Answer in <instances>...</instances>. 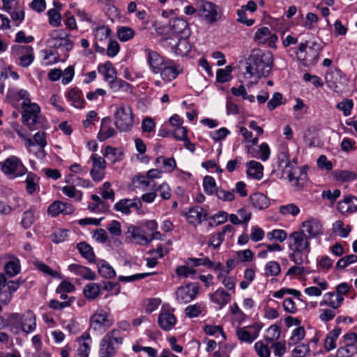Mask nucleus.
Masks as SVG:
<instances>
[{
  "mask_svg": "<svg viewBox=\"0 0 357 357\" xmlns=\"http://www.w3.org/2000/svg\"><path fill=\"white\" fill-rule=\"evenodd\" d=\"M38 177L32 172H29L27 174L25 183L26 190L29 195H32L38 188L37 184Z\"/></svg>",
  "mask_w": 357,
  "mask_h": 357,
  "instance_id": "8fccbe9b",
  "label": "nucleus"
},
{
  "mask_svg": "<svg viewBox=\"0 0 357 357\" xmlns=\"http://www.w3.org/2000/svg\"><path fill=\"white\" fill-rule=\"evenodd\" d=\"M338 209L342 213H353L357 211V197L347 196L338 202Z\"/></svg>",
  "mask_w": 357,
  "mask_h": 357,
  "instance_id": "c756f323",
  "label": "nucleus"
},
{
  "mask_svg": "<svg viewBox=\"0 0 357 357\" xmlns=\"http://www.w3.org/2000/svg\"><path fill=\"white\" fill-rule=\"evenodd\" d=\"M66 96L73 102L74 107L80 109L84 107L85 101L82 91L78 88L75 87L69 90Z\"/></svg>",
  "mask_w": 357,
  "mask_h": 357,
  "instance_id": "c9c22d12",
  "label": "nucleus"
},
{
  "mask_svg": "<svg viewBox=\"0 0 357 357\" xmlns=\"http://www.w3.org/2000/svg\"><path fill=\"white\" fill-rule=\"evenodd\" d=\"M199 285L197 282L189 283L178 287L176 291V300L179 303H188L195 298L199 292Z\"/></svg>",
  "mask_w": 357,
  "mask_h": 357,
  "instance_id": "9b49d317",
  "label": "nucleus"
},
{
  "mask_svg": "<svg viewBox=\"0 0 357 357\" xmlns=\"http://www.w3.org/2000/svg\"><path fill=\"white\" fill-rule=\"evenodd\" d=\"M74 211L75 208L73 205L61 201L54 202L47 208L48 214L53 217H55L60 213L70 215L72 214Z\"/></svg>",
  "mask_w": 357,
  "mask_h": 357,
  "instance_id": "5701e85b",
  "label": "nucleus"
},
{
  "mask_svg": "<svg viewBox=\"0 0 357 357\" xmlns=\"http://www.w3.org/2000/svg\"><path fill=\"white\" fill-rule=\"evenodd\" d=\"M0 169L9 178H15L27 173V169L21 159L15 155H10L0 162Z\"/></svg>",
  "mask_w": 357,
  "mask_h": 357,
  "instance_id": "423d86ee",
  "label": "nucleus"
},
{
  "mask_svg": "<svg viewBox=\"0 0 357 357\" xmlns=\"http://www.w3.org/2000/svg\"><path fill=\"white\" fill-rule=\"evenodd\" d=\"M250 199L252 206L259 210L266 208L269 206V200L268 197L260 192H256L251 195Z\"/></svg>",
  "mask_w": 357,
  "mask_h": 357,
  "instance_id": "4c0bfd02",
  "label": "nucleus"
},
{
  "mask_svg": "<svg viewBox=\"0 0 357 357\" xmlns=\"http://www.w3.org/2000/svg\"><path fill=\"white\" fill-rule=\"evenodd\" d=\"M341 333L340 328H335L329 332L324 341V347L327 351H331L336 347V340Z\"/></svg>",
  "mask_w": 357,
  "mask_h": 357,
  "instance_id": "a19ab883",
  "label": "nucleus"
},
{
  "mask_svg": "<svg viewBox=\"0 0 357 357\" xmlns=\"http://www.w3.org/2000/svg\"><path fill=\"white\" fill-rule=\"evenodd\" d=\"M127 234L128 237L135 243L141 245H146L151 243V239H149L146 236V232L142 228L131 225L128 227Z\"/></svg>",
  "mask_w": 357,
  "mask_h": 357,
  "instance_id": "4be33fe9",
  "label": "nucleus"
},
{
  "mask_svg": "<svg viewBox=\"0 0 357 357\" xmlns=\"http://www.w3.org/2000/svg\"><path fill=\"white\" fill-rule=\"evenodd\" d=\"M287 172V176L294 190H302L307 181V174L304 167L298 166L291 167Z\"/></svg>",
  "mask_w": 357,
  "mask_h": 357,
  "instance_id": "9d476101",
  "label": "nucleus"
},
{
  "mask_svg": "<svg viewBox=\"0 0 357 357\" xmlns=\"http://www.w3.org/2000/svg\"><path fill=\"white\" fill-rule=\"evenodd\" d=\"M204 309L202 303H195L190 305L185 308V314L189 318H195L202 314Z\"/></svg>",
  "mask_w": 357,
  "mask_h": 357,
  "instance_id": "09e8293b",
  "label": "nucleus"
},
{
  "mask_svg": "<svg viewBox=\"0 0 357 357\" xmlns=\"http://www.w3.org/2000/svg\"><path fill=\"white\" fill-rule=\"evenodd\" d=\"M36 316L31 310H27L22 316L20 325L22 331L25 333H29L35 331L36 323Z\"/></svg>",
  "mask_w": 357,
  "mask_h": 357,
  "instance_id": "cd10ccee",
  "label": "nucleus"
},
{
  "mask_svg": "<svg viewBox=\"0 0 357 357\" xmlns=\"http://www.w3.org/2000/svg\"><path fill=\"white\" fill-rule=\"evenodd\" d=\"M232 67L227 66L225 69H218L216 73V80L219 83H225L231 79Z\"/></svg>",
  "mask_w": 357,
  "mask_h": 357,
  "instance_id": "3c124183",
  "label": "nucleus"
},
{
  "mask_svg": "<svg viewBox=\"0 0 357 357\" xmlns=\"http://www.w3.org/2000/svg\"><path fill=\"white\" fill-rule=\"evenodd\" d=\"M304 231L292 232L288 238V246L291 251L289 254V259L297 265H302L304 262L303 253L306 256L310 252V243Z\"/></svg>",
  "mask_w": 357,
  "mask_h": 357,
  "instance_id": "f03ea898",
  "label": "nucleus"
},
{
  "mask_svg": "<svg viewBox=\"0 0 357 357\" xmlns=\"http://www.w3.org/2000/svg\"><path fill=\"white\" fill-rule=\"evenodd\" d=\"M62 192L70 198H75L77 201H80L82 198V192L77 190L74 185H66L61 189Z\"/></svg>",
  "mask_w": 357,
  "mask_h": 357,
  "instance_id": "6e6d98bb",
  "label": "nucleus"
},
{
  "mask_svg": "<svg viewBox=\"0 0 357 357\" xmlns=\"http://www.w3.org/2000/svg\"><path fill=\"white\" fill-rule=\"evenodd\" d=\"M261 327L254 324L248 327L237 328L236 331L238 340L241 342L252 343L259 336Z\"/></svg>",
  "mask_w": 357,
  "mask_h": 357,
  "instance_id": "4468645a",
  "label": "nucleus"
},
{
  "mask_svg": "<svg viewBox=\"0 0 357 357\" xmlns=\"http://www.w3.org/2000/svg\"><path fill=\"white\" fill-rule=\"evenodd\" d=\"M68 270L76 275L80 276L84 280H94L96 275L95 272L89 268L76 264H71L68 266Z\"/></svg>",
  "mask_w": 357,
  "mask_h": 357,
  "instance_id": "bb28decb",
  "label": "nucleus"
},
{
  "mask_svg": "<svg viewBox=\"0 0 357 357\" xmlns=\"http://www.w3.org/2000/svg\"><path fill=\"white\" fill-rule=\"evenodd\" d=\"M306 229L309 238H315L323 233V226L321 221L317 218H309L302 224Z\"/></svg>",
  "mask_w": 357,
  "mask_h": 357,
  "instance_id": "393cba45",
  "label": "nucleus"
},
{
  "mask_svg": "<svg viewBox=\"0 0 357 357\" xmlns=\"http://www.w3.org/2000/svg\"><path fill=\"white\" fill-rule=\"evenodd\" d=\"M135 36V31L132 28L121 26L118 29V37L121 41H128Z\"/></svg>",
  "mask_w": 357,
  "mask_h": 357,
  "instance_id": "13d9d810",
  "label": "nucleus"
},
{
  "mask_svg": "<svg viewBox=\"0 0 357 357\" xmlns=\"http://www.w3.org/2000/svg\"><path fill=\"white\" fill-rule=\"evenodd\" d=\"M357 353V347L354 344L347 343L340 347L336 352L337 357H351Z\"/></svg>",
  "mask_w": 357,
  "mask_h": 357,
  "instance_id": "49530a36",
  "label": "nucleus"
},
{
  "mask_svg": "<svg viewBox=\"0 0 357 357\" xmlns=\"http://www.w3.org/2000/svg\"><path fill=\"white\" fill-rule=\"evenodd\" d=\"M5 258L8 259V261L4 265L5 273L10 278H13L18 275L21 271L20 259L11 254H6Z\"/></svg>",
  "mask_w": 357,
  "mask_h": 357,
  "instance_id": "b1692460",
  "label": "nucleus"
},
{
  "mask_svg": "<svg viewBox=\"0 0 357 357\" xmlns=\"http://www.w3.org/2000/svg\"><path fill=\"white\" fill-rule=\"evenodd\" d=\"M169 28L175 33H183L187 35L188 33V23L183 18L175 17L169 21Z\"/></svg>",
  "mask_w": 357,
  "mask_h": 357,
  "instance_id": "473e14b6",
  "label": "nucleus"
},
{
  "mask_svg": "<svg viewBox=\"0 0 357 357\" xmlns=\"http://www.w3.org/2000/svg\"><path fill=\"white\" fill-rule=\"evenodd\" d=\"M273 55L270 51L253 49L246 61V73L250 77H267L273 68Z\"/></svg>",
  "mask_w": 357,
  "mask_h": 357,
  "instance_id": "f257e3e1",
  "label": "nucleus"
},
{
  "mask_svg": "<svg viewBox=\"0 0 357 357\" xmlns=\"http://www.w3.org/2000/svg\"><path fill=\"white\" fill-rule=\"evenodd\" d=\"M159 73H160L161 78L164 81L171 82L175 79L180 74L183 73V68L174 61L167 59L161 67Z\"/></svg>",
  "mask_w": 357,
  "mask_h": 357,
  "instance_id": "f8f14e48",
  "label": "nucleus"
},
{
  "mask_svg": "<svg viewBox=\"0 0 357 357\" xmlns=\"http://www.w3.org/2000/svg\"><path fill=\"white\" fill-rule=\"evenodd\" d=\"M247 175L248 177L260 180L263 177V165L255 160H251L246 164Z\"/></svg>",
  "mask_w": 357,
  "mask_h": 357,
  "instance_id": "7c9ffc66",
  "label": "nucleus"
},
{
  "mask_svg": "<svg viewBox=\"0 0 357 357\" xmlns=\"http://www.w3.org/2000/svg\"><path fill=\"white\" fill-rule=\"evenodd\" d=\"M109 314L104 310H98L90 318V328L93 331L102 334L113 324L112 319H109Z\"/></svg>",
  "mask_w": 357,
  "mask_h": 357,
  "instance_id": "6e6552de",
  "label": "nucleus"
},
{
  "mask_svg": "<svg viewBox=\"0 0 357 357\" xmlns=\"http://www.w3.org/2000/svg\"><path fill=\"white\" fill-rule=\"evenodd\" d=\"M208 215L207 211L199 206L189 208L184 214L188 222L195 226L206 220Z\"/></svg>",
  "mask_w": 357,
  "mask_h": 357,
  "instance_id": "f3484780",
  "label": "nucleus"
},
{
  "mask_svg": "<svg viewBox=\"0 0 357 357\" xmlns=\"http://www.w3.org/2000/svg\"><path fill=\"white\" fill-rule=\"evenodd\" d=\"M92 168L90 170V175L95 182L101 181L105 174L106 162L100 155L95 153L91 155Z\"/></svg>",
  "mask_w": 357,
  "mask_h": 357,
  "instance_id": "ddd939ff",
  "label": "nucleus"
},
{
  "mask_svg": "<svg viewBox=\"0 0 357 357\" xmlns=\"http://www.w3.org/2000/svg\"><path fill=\"white\" fill-rule=\"evenodd\" d=\"M100 285L97 283H89L86 284L83 289L84 295L88 300L96 298L100 294Z\"/></svg>",
  "mask_w": 357,
  "mask_h": 357,
  "instance_id": "a18cd8bd",
  "label": "nucleus"
},
{
  "mask_svg": "<svg viewBox=\"0 0 357 357\" xmlns=\"http://www.w3.org/2000/svg\"><path fill=\"white\" fill-rule=\"evenodd\" d=\"M52 39L49 43L52 47L55 49H63L66 53L73 48V42L66 34L61 33V31H55Z\"/></svg>",
  "mask_w": 357,
  "mask_h": 357,
  "instance_id": "2eb2a0df",
  "label": "nucleus"
},
{
  "mask_svg": "<svg viewBox=\"0 0 357 357\" xmlns=\"http://www.w3.org/2000/svg\"><path fill=\"white\" fill-rule=\"evenodd\" d=\"M111 121L109 117H105L102 119L100 129L97 136L100 142H104L116 135V130L110 126Z\"/></svg>",
  "mask_w": 357,
  "mask_h": 357,
  "instance_id": "a878e982",
  "label": "nucleus"
},
{
  "mask_svg": "<svg viewBox=\"0 0 357 357\" xmlns=\"http://www.w3.org/2000/svg\"><path fill=\"white\" fill-rule=\"evenodd\" d=\"M132 185L135 186V188H142L144 190L146 188H147L150 184V182L149 181L147 176H143V175L135 176L132 178Z\"/></svg>",
  "mask_w": 357,
  "mask_h": 357,
  "instance_id": "338daca9",
  "label": "nucleus"
},
{
  "mask_svg": "<svg viewBox=\"0 0 357 357\" xmlns=\"http://www.w3.org/2000/svg\"><path fill=\"white\" fill-rule=\"evenodd\" d=\"M177 319L173 311L162 310L158 314V324L160 328L165 331L172 330L176 324Z\"/></svg>",
  "mask_w": 357,
  "mask_h": 357,
  "instance_id": "6ab92c4d",
  "label": "nucleus"
},
{
  "mask_svg": "<svg viewBox=\"0 0 357 357\" xmlns=\"http://www.w3.org/2000/svg\"><path fill=\"white\" fill-rule=\"evenodd\" d=\"M354 107V102L351 99H345L336 105V107L342 111L344 116H347L351 114V109Z\"/></svg>",
  "mask_w": 357,
  "mask_h": 357,
  "instance_id": "e2e57ef3",
  "label": "nucleus"
},
{
  "mask_svg": "<svg viewBox=\"0 0 357 357\" xmlns=\"http://www.w3.org/2000/svg\"><path fill=\"white\" fill-rule=\"evenodd\" d=\"M34 222V211L30 208L23 213L21 224L24 229L29 228Z\"/></svg>",
  "mask_w": 357,
  "mask_h": 357,
  "instance_id": "680f3d73",
  "label": "nucleus"
},
{
  "mask_svg": "<svg viewBox=\"0 0 357 357\" xmlns=\"http://www.w3.org/2000/svg\"><path fill=\"white\" fill-rule=\"evenodd\" d=\"M142 207L141 200L136 197L134 199H122L114 206V210L123 214L128 215L131 213V208L139 209Z\"/></svg>",
  "mask_w": 357,
  "mask_h": 357,
  "instance_id": "aec40b11",
  "label": "nucleus"
},
{
  "mask_svg": "<svg viewBox=\"0 0 357 357\" xmlns=\"http://www.w3.org/2000/svg\"><path fill=\"white\" fill-rule=\"evenodd\" d=\"M215 194L219 199L223 202H232L235 199L234 190H225L220 187L217 189V191Z\"/></svg>",
  "mask_w": 357,
  "mask_h": 357,
  "instance_id": "0e129e2a",
  "label": "nucleus"
},
{
  "mask_svg": "<svg viewBox=\"0 0 357 357\" xmlns=\"http://www.w3.org/2000/svg\"><path fill=\"white\" fill-rule=\"evenodd\" d=\"M283 97L281 93L275 92L273 93L272 98L267 103V108L270 111H273L276 107L285 103L283 101Z\"/></svg>",
  "mask_w": 357,
  "mask_h": 357,
  "instance_id": "4d7b16f0",
  "label": "nucleus"
},
{
  "mask_svg": "<svg viewBox=\"0 0 357 357\" xmlns=\"http://www.w3.org/2000/svg\"><path fill=\"white\" fill-rule=\"evenodd\" d=\"M255 40L258 44L268 43L270 47L274 48L278 40V36L275 33H272L269 28L263 26L255 32Z\"/></svg>",
  "mask_w": 357,
  "mask_h": 357,
  "instance_id": "a211bd4d",
  "label": "nucleus"
},
{
  "mask_svg": "<svg viewBox=\"0 0 357 357\" xmlns=\"http://www.w3.org/2000/svg\"><path fill=\"white\" fill-rule=\"evenodd\" d=\"M147 62L151 68L152 73L157 74L159 73L161 67L166 62L162 56H161L157 52L146 48L145 50Z\"/></svg>",
  "mask_w": 357,
  "mask_h": 357,
  "instance_id": "412c9836",
  "label": "nucleus"
},
{
  "mask_svg": "<svg viewBox=\"0 0 357 357\" xmlns=\"http://www.w3.org/2000/svg\"><path fill=\"white\" fill-rule=\"evenodd\" d=\"M211 300L222 308L230 301L231 295L224 289H218L211 294Z\"/></svg>",
  "mask_w": 357,
  "mask_h": 357,
  "instance_id": "2f4dec72",
  "label": "nucleus"
},
{
  "mask_svg": "<svg viewBox=\"0 0 357 357\" xmlns=\"http://www.w3.org/2000/svg\"><path fill=\"white\" fill-rule=\"evenodd\" d=\"M123 342L119 330L109 331L101 340L99 349V357H113L118 347Z\"/></svg>",
  "mask_w": 357,
  "mask_h": 357,
  "instance_id": "39448f33",
  "label": "nucleus"
},
{
  "mask_svg": "<svg viewBox=\"0 0 357 357\" xmlns=\"http://www.w3.org/2000/svg\"><path fill=\"white\" fill-rule=\"evenodd\" d=\"M103 155L112 163L121 161L123 159V151L117 148H113L110 146L105 147Z\"/></svg>",
  "mask_w": 357,
  "mask_h": 357,
  "instance_id": "79ce46f5",
  "label": "nucleus"
},
{
  "mask_svg": "<svg viewBox=\"0 0 357 357\" xmlns=\"http://www.w3.org/2000/svg\"><path fill=\"white\" fill-rule=\"evenodd\" d=\"M34 266L38 271L43 273L45 275H50L54 278L59 277V273L57 271L52 270L49 266L42 261L34 262Z\"/></svg>",
  "mask_w": 357,
  "mask_h": 357,
  "instance_id": "5fc2aeb1",
  "label": "nucleus"
},
{
  "mask_svg": "<svg viewBox=\"0 0 357 357\" xmlns=\"http://www.w3.org/2000/svg\"><path fill=\"white\" fill-rule=\"evenodd\" d=\"M255 349L259 357H270L271 351L263 342H257L255 344Z\"/></svg>",
  "mask_w": 357,
  "mask_h": 357,
  "instance_id": "774afa93",
  "label": "nucleus"
},
{
  "mask_svg": "<svg viewBox=\"0 0 357 357\" xmlns=\"http://www.w3.org/2000/svg\"><path fill=\"white\" fill-rule=\"evenodd\" d=\"M54 8L47 11L49 17V23L53 26H59L61 25V15L59 13L61 9L62 4L59 1H54L53 3Z\"/></svg>",
  "mask_w": 357,
  "mask_h": 357,
  "instance_id": "72a5a7b5",
  "label": "nucleus"
},
{
  "mask_svg": "<svg viewBox=\"0 0 357 357\" xmlns=\"http://www.w3.org/2000/svg\"><path fill=\"white\" fill-rule=\"evenodd\" d=\"M99 274L105 278H112L115 276L116 272L112 266L105 260H99L97 263Z\"/></svg>",
  "mask_w": 357,
  "mask_h": 357,
  "instance_id": "ea45409f",
  "label": "nucleus"
},
{
  "mask_svg": "<svg viewBox=\"0 0 357 357\" xmlns=\"http://www.w3.org/2000/svg\"><path fill=\"white\" fill-rule=\"evenodd\" d=\"M278 165L279 169L283 172V174H287L289 169L291 167H296L297 165H293L290 162L289 155L285 152H282L278 155Z\"/></svg>",
  "mask_w": 357,
  "mask_h": 357,
  "instance_id": "37998d69",
  "label": "nucleus"
},
{
  "mask_svg": "<svg viewBox=\"0 0 357 357\" xmlns=\"http://www.w3.org/2000/svg\"><path fill=\"white\" fill-rule=\"evenodd\" d=\"M280 212L284 215H291L296 216L300 213V208L294 204H289L281 206Z\"/></svg>",
  "mask_w": 357,
  "mask_h": 357,
  "instance_id": "69168bd1",
  "label": "nucleus"
},
{
  "mask_svg": "<svg viewBox=\"0 0 357 357\" xmlns=\"http://www.w3.org/2000/svg\"><path fill=\"white\" fill-rule=\"evenodd\" d=\"M114 125L121 132H128L133 126L134 117L132 109L128 105L121 104L114 113Z\"/></svg>",
  "mask_w": 357,
  "mask_h": 357,
  "instance_id": "0eeeda50",
  "label": "nucleus"
},
{
  "mask_svg": "<svg viewBox=\"0 0 357 357\" xmlns=\"http://www.w3.org/2000/svg\"><path fill=\"white\" fill-rule=\"evenodd\" d=\"M93 33L96 40L102 41L110 36L111 30L108 26L102 25L94 29Z\"/></svg>",
  "mask_w": 357,
  "mask_h": 357,
  "instance_id": "603ef678",
  "label": "nucleus"
},
{
  "mask_svg": "<svg viewBox=\"0 0 357 357\" xmlns=\"http://www.w3.org/2000/svg\"><path fill=\"white\" fill-rule=\"evenodd\" d=\"M98 72L102 75L105 81L108 82L116 77V70L110 61H107L103 64L98 65Z\"/></svg>",
  "mask_w": 357,
  "mask_h": 357,
  "instance_id": "f704fd0d",
  "label": "nucleus"
},
{
  "mask_svg": "<svg viewBox=\"0 0 357 357\" xmlns=\"http://www.w3.org/2000/svg\"><path fill=\"white\" fill-rule=\"evenodd\" d=\"M77 250L82 257L86 259L89 262L95 261V254L92 247L86 242H80L77 245Z\"/></svg>",
  "mask_w": 357,
  "mask_h": 357,
  "instance_id": "58836bf2",
  "label": "nucleus"
},
{
  "mask_svg": "<svg viewBox=\"0 0 357 357\" xmlns=\"http://www.w3.org/2000/svg\"><path fill=\"white\" fill-rule=\"evenodd\" d=\"M357 261V255L351 254L340 259L337 264V268L344 269L349 265Z\"/></svg>",
  "mask_w": 357,
  "mask_h": 357,
  "instance_id": "bf43d9fd",
  "label": "nucleus"
},
{
  "mask_svg": "<svg viewBox=\"0 0 357 357\" xmlns=\"http://www.w3.org/2000/svg\"><path fill=\"white\" fill-rule=\"evenodd\" d=\"M280 272V265L277 261H268L265 266V274L266 276H277Z\"/></svg>",
  "mask_w": 357,
  "mask_h": 357,
  "instance_id": "864d4df0",
  "label": "nucleus"
},
{
  "mask_svg": "<svg viewBox=\"0 0 357 357\" xmlns=\"http://www.w3.org/2000/svg\"><path fill=\"white\" fill-rule=\"evenodd\" d=\"M19 97L23 100L22 107V123L30 130H36L40 128V108L37 103L31 102L29 99V93L26 90L20 89L18 92Z\"/></svg>",
  "mask_w": 357,
  "mask_h": 357,
  "instance_id": "7ed1b4c3",
  "label": "nucleus"
},
{
  "mask_svg": "<svg viewBox=\"0 0 357 357\" xmlns=\"http://www.w3.org/2000/svg\"><path fill=\"white\" fill-rule=\"evenodd\" d=\"M169 44L171 45L172 51L176 55L185 56L191 50V45L185 38H179L175 44H172V42H169Z\"/></svg>",
  "mask_w": 357,
  "mask_h": 357,
  "instance_id": "c85d7f7f",
  "label": "nucleus"
},
{
  "mask_svg": "<svg viewBox=\"0 0 357 357\" xmlns=\"http://www.w3.org/2000/svg\"><path fill=\"white\" fill-rule=\"evenodd\" d=\"M204 192L208 195H213L219 187L216 186V182L213 177L206 176L203 179Z\"/></svg>",
  "mask_w": 357,
  "mask_h": 357,
  "instance_id": "de8ad7c7",
  "label": "nucleus"
},
{
  "mask_svg": "<svg viewBox=\"0 0 357 357\" xmlns=\"http://www.w3.org/2000/svg\"><path fill=\"white\" fill-rule=\"evenodd\" d=\"M321 50L322 47L319 43L313 41L310 44L308 41H305L299 44L296 55L303 65L312 66L319 60Z\"/></svg>",
  "mask_w": 357,
  "mask_h": 357,
  "instance_id": "20e7f679",
  "label": "nucleus"
},
{
  "mask_svg": "<svg viewBox=\"0 0 357 357\" xmlns=\"http://www.w3.org/2000/svg\"><path fill=\"white\" fill-rule=\"evenodd\" d=\"M13 298V294L6 289V278L0 273V303L8 305Z\"/></svg>",
  "mask_w": 357,
  "mask_h": 357,
  "instance_id": "e433bc0d",
  "label": "nucleus"
},
{
  "mask_svg": "<svg viewBox=\"0 0 357 357\" xmlns=\"http://www.w3.org/2000/svg\"><path fill=\"white\" fill-rule=\"evenodd\" d=\"M333 176L336 181L347 182L357 179V174L348 170H335Z\"/></svg>",
  "mask_w": 357,
  "mask_h": 357,
  "instance_id": "c03bdc74",
  "label": "nucleus"
},
{
  "mask_svg": "<svg viewBox=\"0 0 357 357\" xmlns=\"http://www.w3.org/2000/svg\"><path fill=\"white\" fill-rule=\"evenodd\" d=\"M199 14L206 22L213 24L218 20L220 13L218 6L214 3L200 0L197 2Z\"/></svg>",
  "mask_w": 357,
  "mask_h": 357,
  "instance_id": "1a4fd4ad",
  "label": "nucleus"
},
{
  "mask_svg": "<svg viewBox=\"0 0 357 357\" xmlns=\"http://www.w3.org/2000/svg\"><path fill=\"white\" fill-rule=\"evenodd\" d=\"M15 54L18 55L19 65L22 68L29 67L34 61V52L31 46L19 45Z\"/></svg>",
  "mask_w": 357,
  "mask_h": 357,
  "instance_id": "dca6fc26",
  "label": "nucleus"
},
{
  "mask_svg": "<svg viewBox=\"0 0 357 357\" xmlns=\"http://www.w3.org/2000/svg\"><path fill=\"white\" fill-rule=\"evenodd\" d=\"M266 236L267 238L270 241L275 240L282 243L287 238V234L283 229H273V231L268 232Z\"/></svg>",
  "mask_w": 357,
  "mask_h": 357,
  "instance_id": "052dcab7",
  "label": "nucleus"
}]
</instances>
